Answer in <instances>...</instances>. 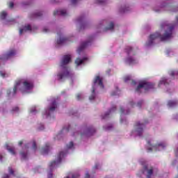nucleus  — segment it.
Here are the masks:
<instances>
[{
  "label": "nucleus",
  "instance_id": "nucleus-1",
  "mask_svg": "<svg viewBox=\"0 0 178 178\" xmlns=\"http://www.w3.org/2000/svg\"><path fill=\"white\" fill-rule=\"evenodd\" d=\"M161 29H167L168 31H165L163 35H161L159 32H156L155 33L150 35L148 41L146 42L147 47H151V45H154V41L158 38H159L161 41H166V40H169V38L172 37V34H173L175 24H168L164 23L161 24Z\"/></svg>",
  "mask_w": 178,
  "mask_h": 178
},
{
  "label": "nucleus",
  "instance_id": "nucleus-2",
  "mask_svg": "<svg viewBox=\"0 0 178 178\" xmlns=\"http://www.w3.org/2000/svg\"><path fill=\"white\" fill-rule=\"evenodd\" d=\"M72 60V57L70 55H65L63 57V60L60 63V67H63V72H59L57 74L58 80H62L63 79H73L74 74L72 73L67 67H65L66 65L69 64Z\"/></svg>",
  "mask_w": 178,
  "mask_h": 178
},
{
  "label": "nucleus",
  "instance_id": "nucleus-3",
  "mask_svg": "<svg viewBox=\"0 0 178 178\" xmlns=\"http://www.w3.org/2000/svg\"><path fill=\"white\" fill-rule=\"evenodd\" d=\"M155 85L154 83L147 82V81H142L139 83L138 87L136 88L137 92H140V89L144 88L145 91H148V90H151V88H154Z\"/></svg>",
  "mask_w": 178,
  "mask_h": 178
},
{
  "label": "nucleus",
  "instance_id": "nucleus-4",
  "mask_svg": "<svg viewBox=\"0 0 178 178\" xmlns=\"http://www.w3.org/2000/svg\"><path fill=\"white\" fill-rule=\"evenodd\" d=\"M138 175H146L147 178H151L152 175H154V168L149 167L148 165H144L143 170L140 171Z\"/></svg>",
  "mask_w": 178,
  "mask_h": 178
},
{
  "label": "nucleus",
  "instance_id": "nucleus-5",
  "mask_svg": "<svg viewBox=\"0 0 178 178\" xmlns=\"http://www.w3.org/2000/svg\"><path fill=\"white\" fill-rule=\"evenodd\" d=\"M66 155V153L64 152H60L58 155L57 161H51L49 164V168H52L56 163H60L62 162V158Z\"/></svg>",
  "mask_w": 178,
  "mask_h": 178
},
{
  "label": "nucleus",
  "instance_id": "nucleus-6",
  "mask_svg": "<svg viewBox=\"0 0 178 178\" xmlns=\"http://www.w3.org/2000/svg\"><path fill=\"white\" fill-rule=\"evenodd\" d=\"M148 145H149L150 147L147 148L148 152H152V149H156V148H159V147H161L162 148H165L166 147V145L163 143H160L156 145H151V142H147Z\"/></svg>",
  "mask_w": 178,
  "mask_h": 178
},
{
  "label": "nucleus",
  "instance_id": "nucleus-7",
  "mask_svg": "<svg viewBox=\"0 0 178 178\" xmlns=\"http://www.w3.org/2000/svg\"><path fill=\"white\" fill-rule=\"evenodd\" d=\"M145 127V124L136 122L135 125L136 131L138 133V136H143V129Z\"/></svg>",
  "mask_w": 178,
  "mask_h": 178
},
{
  "label": "nucleus",
  "instance_id": "nucleus-8",
  "mask_svg": "<svg viewBox=\"0 0 178 178\" xmlns=\"http://www.w3.org/2000/svg\"><path fill=\"white\" fill-rule=\"evenodd\" d=\"M15 55L16 51H15V49H11L3 58H0V60H6L9 59V58H12V56H15Z\"/></svg>",
  "mask_w": 178,
  "mask_h": 178
},
{
  "label": "nucleus",
  "instance_id": "nucleus-9",
  "mask_svg": "<svg viewBox=\"0 0 178 178\" xmlns=\"http://www.w3.org/2000/svg\"><path fill=\"white\" fill-rule=\"evenodd\" d=\"M95 133V129L94 127H90L88 128L85 133L81 134V136H86V137H90V136H92Z\"/></svg>",
  "mask_w": 178,
  "mask_h": 178
},
{
  "label": "nucleus",
  "instance_id": "nucleus-10",
  "mask_svg": "<svg viewBox=\"0 0 178 178\" xmlns=\"http://www.w3.org/2000/svg\"><path fill=\"white\" fill-rule=\"evenodd\" d=\"M91 41H92V38H90V41L82 42L81 46L77 49L78 54H80V52H81V51H83V49H84V48H86V47H88V45H90Z\"/></svg>",
  "mask_w": 178,
  "mask_h": 178
},
{
  "label": "nucleus",
  "instance_id": "nucleus-11",
  "mask_svg": "<svg viewBox=\"0 0 178 178\" xmlns=\"http://www.w3.org/2000/svg\"><path fill=\"white\" fill-rule=\"evenodd\" d=\"M84 17H80L79 18L77 19L78 23H80V30H83V29H86L87 28V23L83 22Z\"/></svg>",
  "mask_w": 178,
  "mask_h": 178
},
{
  "label": "nucleus",
  "instance_id": "nucleus-12",
  "mask_svg": "<svg viewBox=\"0 0 178 178\" xmlns=\"http://www.w3.org/2000/svg\"><path fill=\"white\" fill-rule=\"evenodd\" d=\"M49 149H50L49 143H46L44 147H43L41 149L42 155H47V154L49 152Z\"/></svg>",
  "mask_w": 178,
  "mask_h": 178
},
{
  "label": "nucleus",
  "instance_id": "nucleus-13",
  "mask_svg": "<svg viewBox=\"0 0 178 178\" xmlns=\"http://www.w3.org/2000/svg\"><path fill=\"white\" fill-rule=\"evenodd\" d=\"M22 83H23L22 80L17 81L15 83L14 88L13 89V97H15V95H16V93L17 92V88H19V86H20Z\"/></svg>",
  "mask_w": 178,
  "mask_h": 178
},
{
  "label": "nucleus",
  "instance_id": "nucleus-14",
  "mask_svg": "<svg viewBox=\"0 0 178 178\" xmlns=\"http://www.w3.org/2000/svg\"><path fill=\"white\" fill-rule=\"evenodd\" d=\"M94 84H98L99 87L104 88V83H102V79L99 76H97L94 80Z\"/></svg>",
  "mask_w": 178,
  "mask_h": 178
},
{
  "label": "nucleus",
  "instance_id": "nucleus-15",
  "mask_svg": "<svg viewBox=\"0 0 178 178\" xmlns=\"http://www.w3.org/2000/svg\"><path fill=\"white\" fill-rule=\"evenodd\" d=\"M125 62L128 65H136V63H137V60L131 56H129L126 58Z\"/></svg>",
  "mask_w": 178,
  "mask_h": 178
},
{
  "label": "nucleus",
  "instance_id": "nucleus-16",
  "mask_svg": "<svg viewBox=\"0 0 178 178\" xmlns=\"http://www.w3.org/2000/svg\"><path fill=\"white\" fill-rule=\"evenodd\" d=\"M57 34L60 37V38L57 40V44L58 45L64 44V42H66V41H67V38H62V33H58Z\"/></svg>",
  "mask_w": 178,
  "mask_h": 178
},
{
  "label": "nucleus",
  "instance_id": "nucleus-17",
  "mask_svg": "<svg viewBox=\"0 0 178 178\" xmlns=\"http://www.w3.org/2000/svg\"><path fill=\"white\" fill-rule=\"evenodd\" d=\"M115 111H116V106H113L111 110H109L104 114V115L102 116V119H108L111 113H112V112H115Z\"/></svg>",
  "mask_w": 178,
  "mask_h": 178
},
{
  "label": "nucleus",
  "instance_id": "nucleus-18",
  "mask_svg": "<svg viewBox=\"0 0 178 178\" xmlns=\"http://www.w3.org/2000/svg\"><path fill=\"white\" fill-rule=\"evenodd\" d=\"M124 51L127 55H136V53L133 51V47L130 46H127L124 49Z\"/></svg>",
  "mask_w": 178,
  "mask_h": 178
},
{
  "label": "nucleus",
  "instance_id": "nucleus-19",
  "mask_svg": "<svg viewBox=\"0 0 178 178\" xmlns=\"http://www.w3.org/2000/svg\"><path fill=\"white\" fill-rule=\"evenodd\" d=\"M85 60H88V58L85 57L83 59L78 58L75 60V63L77 66H80V65L84 63Z\"/></svg>",
  "mask_w": 178,
  "mask_h": 178
},
{
  "label": "nucleus",
  "instance_id": "nucleus-20",
  "mask_svg": "<svg viewBox=\"0 0 178 178\" xmlns=\"http://www.w3.org/2000/svg\"><path fill=\"white\" fill-rule=\"evenodd\" d=\"M56 108H58V105L56 104V101L54 100L50 106L49 107V111L50 112H54L55 111Z\"/></svg>",
  "mask_w": 178,
  "mask_h": 178
},
{
  "label": "nucleus",
  "instance_id": "nucleus-21",
  "mask_svg": "<svg viewBox=\"0 0 178 178\" xmlns=\"http://www.w3.org/2000/svg\"><path fill=\"white\" fill-rule=\"evenodd\" d=\"M24 84V87L26 88V90H31L33 88V83H29L27 81H25L22 82Z\"/></svg>",
  "mask_w": 178,
  "mask_h": 178
},
{
  "label": "nucleus",
  "instance_id": "nucleus-22",
  "mask_svg": "<svg viewBox=\"0 0 178 178\" xmlns=\"http://www.w3.org/2000/svg\"><path fill=\"white\" fill-rule=\"evenodd\" d=\"M23 31H31V26L28 24L24 27V29H21L19 30V34L22 35L23 34Z\"/></svg>",
  "mask_w": 178,
  "mask_h": 178
},
{
  "label": "nucleus",
  "instance_id": "nucleus-23",
  "mask_svg": "<svg viewBox=\"0 0 178 178\" xmlns=\"http://www.w3.org/2000/svg\"><path fill=\"white\" fill-rule=\"evenodd\" d=\"M54 16L60 15V16H66V10H56L54 12Z\"/></svg>",
  "mask_w": 178,
  "mask_h": 178
},
{
  "label": "nucleus",
  "instance_id": "nucleus-24",
  "mask_svg": "<svg viewBox=\"0 0 178 178\" xmlns=\"http://www.w3.org/2000/svg\"><path fill=\"white\" fill-rule=\"evenodd\" d=\"M169 84V82H168V79L166 78H162V79L159 83V87H161V86H168Z\"/></svg>",
  "mask_w": 178,
  "mask_h": 178
},
{
  "label": "nucleus",
  "instance_id": "nucleus-25",
  "mask_svg": "<svg viewBox=\"0 0 178 178\" xmlns=\"http://www.w3.org/2000/svg\"><path fill=\"white\" fill-rule=\"evenodd\" d=\"M168 105L170 108H173L177 105V101L170 100Z\"/></svg>",
  "mask_w": 178,
  "mask_h": 178
},
{
  "label": "nucleus",
  "instance_id": "nucleus-26",
  "mask_svg": "<svg viewBox=\"0 0 178 178\" xmlns=\"http://www.w3.org/2000/svg\"><path fill=\"white\" fill-rule=\"evenodd\" d=\"M6 148L13 155H15L16 153L15 152V148L13 147H9V145L6 144Z\"/></svg>",
  "mask_w": 178,
  "mask_h": 178
},
{
  "label": "nucleus",
  "instance_id": "nucleus-27",
  "mask_svg": "<svg viewBox=\"0 0 178 178\" xmlns=\"http://www.w3.org/2000/svg\"><path fill=\"white\" fill-rule=\"evenodd\" d=\"M120 112L121 115H129V113H130V111L129 110L124 111L123 107H120Z\"/></svg>",
  "mask_w": 178,
  "mask_h": 178
},
{
  "label": "nucleus",
  "instance_id": "nucleus-28",
  "mask_svg": "<svg viewBox=\"0 0 178 178\" xmlns=\"http://www.w3.org/2000/svg\"><path fill=\"white\" fill-rule=\"evenodd\" d=\"M6 16H8V13H6L5 11H3L0 14V19H1V20H5L6 19Z\"/></svg>",
  "mask_w": 178,
  "mask_h": 178
},
{
  "label": "nucleus",
  "instance_id": "nucleus-29",
  "mask_svg": "<svg viewBox=\"0 0 178 178\" xmlns=\"http://www.w3.org/2000/svg\"><path fill=\"white\" fill-rule=\"evenodd\" d=\"M115 24H113V22H110L108 26L106 28L105 31H108V30H113Z\"/></svg>",
  "mask_w": 178,
  "mask_h": 178
},
{
  "label": "nucleus",
  "instance_id": "nucleus-30",
  "mask_svg": "<svg viewBox=\"0 0 178 178\" xmlns=\"http://www.w3.org/2000/svg\"><path fill=\"white\" fill-rule=\"evenodd\" d=\"M92 94H95V88H92ZM95 99V95H92L89 97L90 101H92V99Z\"/></svg>",
  "mask_w": 178,
  "mask_h": 178
},
{
  "label": "nucleus",
  "instance_id": "nucleus-31",
  "mask_svg": "<svg viewBox=\"0 0 178 178\" xmlns=\"http://www.w3.org/2000/svg\"><path fill=\"white\" fill-rule=\"evenodd\" d=\"M20 155L22 156V159H27V153H24V152H21Z\"/></svg>",
  "mask_w": 178,
  "mask_h": 178
},
{
  "label": "nucleus",
  "instance_id": "nucleus-32",
  "mask_svg": "<svg viewBox=\"0 0 178 178\" xmlns=\"http://www.w3.org/2000/svg\"><path fill=\"white\" fill-rule=\"evenodd\" d=\"M32 149L33 151H37V143H35V140L32 142Z\"/></svg>",
  "mask_w": 178,
  "mask_h": 178
},
{
  "label": "nucleus",
  "instance_id": "nucleus-33",
  "mask_svg": "<svg viewBox=\"0 0 178 178\" xmlns=\"http://www.w3.org/2000/svg\"><path fill=\"white\" fill-rule=\"evenodd\" d=\"M8 173H10V175H12L13 176H16L15 175V170H13L12 167H8Z\"/></svg>",
  "mask_w": 178,
  "mask_h": 178
},
{
  "label": "nucleus",
  "instance_id": "nucleus-34",
  "mask_svg": "<svg viewBox=\"0 0 178 178\" xmlns=\"http://www.w3.org/2000/svg\"><path fill=\"white\" fill-rule=\"evenodd\" d=\"M170 75L172 76V77L175 76H178V71H170Z\"/></svg>",
  "mask_w": 178,
  "mask_h": 178
},
{
  "label": "nucleus",
  "instance_id": "nucleus-35",
  "mask_svg": "<svg viewBox=\"0 0 178 178\" xmlns=\"http://www.w3.org/2000/svg\"><path fill=\"white\" fill-rule=\"evenodd\" d=\"M74 145V144L73 143V142H70L69 145H67V149H70L71 148H73Z\"/></svg>",
  "mask_w": 178,
  "mask_h": 178
},
{
  "label": "nucleus",
  "instance_id": "nucleus-36",
  "mask_svg": "<svg viewBox=\"0 0 178 178\" xmlns=\"http://www.w3.org/2000/svg\"><path fill=\"white\" fill-rule=\"evenodd\" d=\"M131 80V77L130 76H127L124 78V81L125 83H127V81H130Z\"/></svg>",
  "mask_w": 178,
  "mask_h": 178
},
{
  "label": "nucleus",
  "instance_id": "nucleus-37",
  "mask_svg": "<svg viewBox=\"0 0 178 178\" xmlns=\"http://www.w3.org/2000/svg\"><path fill=\"white\" fill-rule=\"evenodd\" d=\"M41 16H42V13L41 12L35 13V17H40Z\"/></svg>",
  "mask_w": 178,
  "mask_h": 178
},
{
  "label": "nucleus",
  "instance_id": "nucleus-38",
  "mask_svg": "<svg viewBox=\"0 0 178 178\" xmlns=\"http://www.w3.org/2000/svg\"><path fill=\"white\" fill-rule=\"evenodd\" d=\"M127 10H129V7H127V8H122V9L120 10V13H124V12H127Z\"/></svg>",
  "mask_w": 178,
  "mask_h": 178
},
{
  "label": "nucleus",
  "instance_id": "nucleus-39",
  "mask_svg": "<svg viewBox=\"0 0 178 178\" xmlns=\"http://www.w3.org/2000/svg\"><path fill=\"white\" fill-rule=\"evenodd\" d=\"M143 104H144V102L143 100H140L138 102L137 106H138V108H141V105H143Z\"/></svg>",
  "mask_w": 178,
  "mask_h": 178
},
{
  "label": "nucleus",
  "instance_id": "nucleus-40",
  "mask_svg": "<svg viewBox=\"0 0 178 178\" xmlns=\"http://www.w3.org/2000/svg\"><path fill=\"white\" fill-rule=\"evenodd\" d=\"M12 112H19V107L16 106L12 109Z\"/></svg>",
  "mask_w": 178,
  "mask_h": 178
},
{
  "label": "nucleus",
  "instance_id": "nucleus-41",
  "mask_svg": "<svg viewBox=\"0 0 178 178\" xmlns=\"http://www.w3.org/2000/svg\"><path fill=\"white\" fill-rule=\"evenodd\" d=\"M76 99H78V101H80V99H81V94L79 93L76 95Z\"/></svg>",
  "mask_w": 178,
  "mask_h": 178
},
{
  "label": "nucleus",
  "instance_id": "nucleus-42",
  "mask_svg": "<svg viewBox=\"0 0 178 178\" xmlns=\"http://www.w3.org/2000/svg\"><path fill=\"white\" fill-rule=\"evenodd\" d=\"M9 8H12L15 6V3H13V2H10L9 5H8Z\"/></svg>",
  "mask_w": 178,
  "mask_h": 178
},
{
  "label": "nucleus",
  "instance_id": "nucleus-43",
  "mask_svg": "<svg viewBox=\"0 0 178 178\" xmlns=\"http://www.w3.org/2000/svg\"><path fill=\"white\" fill-rule=\"evenodd\" d=\"M106 1V0H97L98 3L100 4L105 3Z\"/></svg>",
  "mask_w": 178,
  "mask_h": 178
},
{
  "label": "nucleus",
  "instance_id": "nucleus-44",
  "mask_svg": "<svg viewBox=\"0 0 178 178\" xmlns=\"http://www.w3.org/2000/svg\"><path fill=\"white\" fill-rule=\"evenodd\" d=\"M0 76H1V77L5 78L6 74L5 72L0 71Z\"/></svg>",
  "mask_w": 178,
  "mask_h": 178
},
{
  "label": "nucleus",
  "instance_id": "nucleus-45",
  "mask_svg": "<svg viewBox=\"0 0 178 178\" xmlns=\"http://www.w3.org/2000/svg\"><path fill=\"white\" fill-rule=\"evenodd\" d=\"M79 0H72V5H76V3L79 1Z\"/></svg>",
  "mask_w": 178,
  "mask_h": 178
},
{
  "label": "nucleus",
  "instance_id": "nucleus-46",
  "mask_svg": "<svg viewBox=\"0 0 178 178\" xmlns=\"http://www.w3.org/2000/svg\"><path fill=\"white\" fill-rule=\"evenodd\" d=\"M9 177H10V176L8 174H4L3 176V178H9Z\"/></svg>",
  "mask_w": 178,
  "mask_h": 178
},
{
  "label": "nucleus",
  "instance_id": "nucleus-47",
  "mask_svg": "<svg viewBox=\"0 0 178 178\" xmlns=\"http://www.w3.org/2000/svg\"><path fill=\"white\" fill-rule=\"evenodd\" d=\"M131 84L132 86H136L137 84V82H136V81H131Z\"/></svg>",
  "mask_w": 178,
  "mask_h": 178
},
{
  "label": "nucleus",
  "instance_id": "nucleus-48",
  "mask_svg": "<svg viewBox=\"0 0 178 178\" xmlns=\"http://www.w3.org/2000/svg\"><path fill=\"white\" fill-rule=\"evenodd\" d=\"M38 130H40V131L44 130V125H41V127H39Z\"/></svg>",
  "mask_w": 178,
  "mask_h": 178
},
{
  "label": "nucleus",
  "instance_id": "nucleus-49",
  "mask_svg": "<svg viewBox=\"0 0 178 178\" xmlns=\"http://www.w3.org/2000/svg\"><path fill=\"white\" fill-rule=\"evenodd\" d=\"M43 32H44V33H48V29L44 28V29H43Z\"/></svg>",
  "mask_w": 178,
  "mask_h": 178
},
{
  "label": "nucleus",
  "instance_id": "nucleus-50",
  "mask_svg": "<svg viewBox=\"0 0 178 178\" xmlns=\"http://www.w3.org/2000/svg\"><path fill=\"white\" fill-rule=\"evenodd\" d=\"M85 178H90V174L86 173Z\"/></svg>",
  "mask_w": 178,
  "mask_h": 178
},
{
  "label": "nucleus",
  "instance_id": "nucleus-51",
  "mask_svg": "<svg viewBox=\"0 0 178 178\" xmlns=\"http://www.w3.org/2000/svg\"><path fill=\"white\" fill-rule=\"evenodd\" d=\"M30 112L31 113H34V112H35V109H31Z\"/></svg>",
  "mask_w": 178,
  "mask_h": 178
},
{
  "label": "nucleus",
  "instance_id": "nucleus-52",
  "mask_svg": "<svg viewBox=\"0 0 178 178\" xmlns=\"http://www.w3.org/2000/svg\"><path fill=\"white\" fill-rule=\"evenodd\" d=\"M18 144H19V145H23V142H22V140H20Z\"/></svg>",
  "mask_w": 178,
  "mask_h": 178
},
{
  "label": "nucleus",
  "instance_id": "nucleus-53",
  "mask_svg": "<svg viewBox=\"0 0 178 178\" xmlns=\"http://www.w3.org/2000/svg\"><path fill=\"white\" fill-rule=\"evenodd\" d=\"M111 95H112V97H113V96H115V95H117V94H116V92H113L111 93Z\"/></svg>",
  "mask_w": 178,
  "mask_h": 178
},
{
  "label": "nucleus",
  "instance_id": "nucleus-54",
  "mask_svg": "<svg viewBox=\"0 0 178 178\" xmlns=\"http://www.w3.org/2000/svg\"><path fill=\"white\" fill-rule=\"evenodd\" d=\"M46 115L48 117V116H50L51 114H49V113H48V112L46 111Z\"/></svg>",
  "mask_w": 178,
  "mask_h": 178
},
{
  "label": "nucleus",
  "instance_id": "nucleus-55",
  "mask_svg": "<svg viewBox=\"0 0 178 178\" xmlns=\"http://www.w3.org/2000/svg\"><path fill=\"white\" fill-rule=\"evenodd\" d=\"M95 169H98V164H95Z\"/></svg>",
  "mask_w": 178,
  "mask_h": 178
},
{
  "label": "nucleus",
  "instance_id": "nucleus-56",
  "mask_svg": "<svg viewBox=\"0 0 178 178\" xmlns=\"http://www.w3.org/2000/svg\"><path fill=\"white\" fill-rule=\"evenodd\" d=\"M111 128H112V126L107 127L106 130H111Z\"/></svg>",
  "mask_w": 178,
  "mask_h": 178
},
{
  "label": "nucleus",
  "instance_id": "nucleus-57",
  "mask_svg": "<svg viewBox=\"0 0 178 178\" xmlns=\"http://www.w3.org/2000/svg\"><path fill=\"white\" fill-rule=\"evenodd\" d=\"M7 94H8V95H10V90H8Z\"/></svg>",
  "mask_w": 178,
  "mask_h": 178
},
{
  "label": "nucleus",
  "instance_id": "nucleus-58",
  "mask_svg": "<svg viewBox=\"0 0 178 178\" xmlns=\"http://www.w3.org/2000/svg\"><path fill=\"white\" fill-rule=\"evenodd\" d=\"M129 104H130L131 106H133L134 105V104L133 102H130Z\"/></svg>",
  "mask_w": 178,
  "mask_h": 178
},
{
  "label": "nucleus",
  "instance_id": "nucleus-59",
  "mask_svg": "<svg viewBox=\"0 0 178 178\" xmlns=\"http://www.w3.org/2000/svg\"><path fill=\"white\" fill-rule=\"evenodd\" d=\"M2 158H3L2 155L0 154V161H2Z\"/></svg>",
  "mask_w": 178,
  "mask_h": 178
},
{
  "label": "nucleus",
  "instance_id": "nucleus-60",
  "mask_svg": "<svg viewBox=\"0 0 178 178\" xmlns=\"http://www.w3.org/2000/svg\"><path fill=\"white\" fill-rule=\"evenodd\" d=\"M51 177H52V174L49 175V178H51Z\"/></svg>",
  "mask_w": 178,
  "mask_h": 178
},
{
  "label": "nucleus",
  "instance_id": "nucleus-61",
  "mask_svg": "<svg viewBox=\"0 0 178 178\" xmlns=\"http://www.w3.org/2000/svg\"><path fill=\"white\" fill-rule=\"evenodd\" d=\"M70 129V125L68 126V128L67 129V131H69V129Z\"/></svg>",
  "mask_w": 178,
  "mask_h": 178
},
{
  "label": "nucleus",
  "instance_id": "nucleus-62",
  "mask_svg": "<svg viewBox=\"0 0 178 178\" xmlns=\"http://www.w3.org/2000/svg\"><path fill=\"white\" fill-rule=\"evenodd\" d=\"M175 152H176V154H178V148L177 149Z\"/></svg>",
  "mask_w": 178,
  "mask_h": 178
},
{
  "label": "nucleus",
  "instance_id": "nucleus-63",
  "mask_svg": "<svg viewBox=\"0 0 178 178\" xmlns=\"http://www.w3.org/2000/svg\"><path fill=\"white\" fill-rule=\"evenodd\" d=\"M176 20H177V22L178 23V17H176Z\"/></svg>",
  "mask_w": 178,
  "mask_h": 178
},
{
  "label": "nucleus",
  "instance_id": "nucleus-64",
  "mask_svg": "<svg viewBox=\"0 0 178 178\" xmlns=\"http://www.w3.org/2000/svg\"><path fill=\"white\" fill-rule=\"evenodd\" d=\"M118 91H119V90H117V92H118Z\"/></svg>",
  "mask_w": 178,
  "mask_h": 178
}]
</instances>
